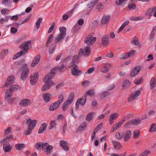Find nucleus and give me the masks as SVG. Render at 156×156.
Here are the masks:
<instances>
[{
	"label": "nucleus",
	"mask_w": 156,
	"mask_h": 156,
	"mask_svg": "<svg viewBox=\"0 0 156 156\" xmlns=\"http://www.w3.org/2000/svg\"><path fill=\"white\" fill-rule=\"evenodd\" d=\"M37 123V120L36 119L32 120L31 119H28L26 122V125L27 126V128L24 131V135H27L31 134L32 130L35 127Z\"/></svg>",
	"instance_id": "obj_3"
},
{
	"label": "nucleus",
	"mask_w": 156,
	"mask_h": 156,
	"mask_svg": "<svg viewBox=\"0 0 156 156\" xmlns=\"http://www.w3.org/2000/svg\"><path fill=\"white\" fill-rule=\"evenodd\" d=\"M128 0H116L115 1V4L117 5H119L125 2Z\"/></svg>",
	"instance_id": "obj_46"
},
{
	"label": "nucleus",
	"mask_w": 156,
	"mask_h": 156,
	"mask_svg": "<svg viewBox=\"0 0 156 156\" xmlns=\"http://www.w3.org/2000/svg\"><path fill=\"white\" fill-rule=\"evenodd\" d=\"M48 143L47 142H45L44 143H43L42 145V149L44 151H45V150L47 147L48 146Z\"/></svg>",
	"instance_id": "obj_58"
},
{
	"label": "nucleus",
	"mask_w": 156,
	"mask_h": 156,
	"mask_svg": "<svg viewBox=\"0 0 156 156\" xmlns=\"http://www.w3.org/2000/svg\"><path fill=\"white\" fill-rule=\"evenodd\" d=\"M19 69L21 70L23 69L20 78L22 80H24L27 78L29 74V70L26 64H23L21 65Z\"/></svg>",
	"instance_id": "obj_5"
},
{
	"label": "nucleus",
	"mask_w": 156,
	"mask_h": 156,
	"mask_svg": "<svg viewBox=\"0 0 156 156\" xmlns=\"http://www.w3.org/2000/svg\"><path fill=\"white\" fill-rule=\"evenodd\" d=\"M71 103L66 101L63 103L62 106V110L63 111H66L68 108V106L71 104Z\"/></svg>",
	"instance_id": "obj_31"
},
{
	"label": "nucleus",
	"mask_w": 156,
	"mask_h": 156,
	"mask_svg": "<svg viewBox=\"0 0 156 156\" xmlns=\"http://www.w3.org/2000/svg\"><path fill=\"white\" fill-rule=\"evenodd\" d=\"M129 58L128 53H125L120 56V58L121 59H125Z\"/></svg>",
	"instance_id": "obj_45"
},
{
	"label": "nucleus",
	"mask_w": 156,
	"mask_h": 156,
	"mask_svg": "<svg viewBox=\"0 0 156 156\" xmlns=\"http://www.w3.org/2000/svg\"><path fill=\"white\" fill-rule=\"evenodd\" d=\"M96 9L98 10V12L101 11L103 9V7L101 3H99L97 5Z\"/></svg>",
	"instance_id": "obj_55"
},
{
	"label": "nucleus",
	"mask_w": 156,
	"mask_h": 156,
	"mask_svg": "<svg viewBox=\"0 0 156 156\" xmlns=\"http://www.w3.org/2000/svg\"><path fill=\"white\" fill-rule=\"evenodd\" d=\"M110 18V16L104 15L102 18L101 23L103 24H107Z\"/></svg>",
	"instance_id": "obj_22"
},
{
	"label": "nucleus",
	"mask_w": 156,
	"mask_h": 156,
	"mask_svg": "<svg viewBox=\"0 0 156 156\" xmlns=\"http://www.w3.org/2000/svg\"><path fill=\"white\" fill-rule=\"evenodd\" d=\"M63 101V96L61 94L58 97V100L56 101V103H58V104H61Z\"/></svg>",
	"instance_id": "obj_48"
},
{
	"label": "nucleus",
	"mask_w": 156,
	"mask_h": 156,
	"mask_svg": "<svg viewBox=\"0 0 156 156\" xmlns=\"http://www.w3.org/2000/svg\"><path fill=\"white\" fill-rule=\"evenodd\" d=\"M95 114L94 112H89L86 117V120L88 122L91 121L93 119V115Z\"/></svg>",
	"instance_id": "obj_28"
},
{
	"label": "nucleus",
	"mask_w": 156,
	"mask_h": 156,
	"mask_svg": "<svg viewBox=\"0 0 156 156\" xmlns=\"http://www.w3.org/2000/svg\"><path fill=\"white\" fill-rule=\"evenodd\" d=\"M59 105L58 103H56V102L53 103L49 107V110L53 111L57 109L59 107Z\"/></svg>",
	"instance_id": "obj_24"
},
{
	"label": "nucleus",
	"mask_w": 156,
	"mask_h": 156,
	"mask_svg": "<svg viewBox=\"0 0 156 156\" xmlns=\"http://www.w3.org/2000/svg\"><path fill=\"white\" fill-rule=\"evenodd\" d=\"M140 90H137L134 92L133 94H131L128 98V101L129 102H132L137 98L140 94Z\"/></svg>",
	"instance_id": "obj_6"
},
{
	"label": "nucleus",
	"mask_w": 156,
	"mask_h": 156,
	"mask_svg": "<svg viewBox=\"0 0 156 156\" xmlns=\"http://www.w3.org/2000/svg\"><path fill=\"white\" fill-rule=\"evenodd\" d=\"M149 131L150 132H156V124H152L151 125Z\"/></svg>",
	"instance_id": "obj_37"
},
{
	"label": "nucleus",
	"mask_w": 156,
	"mask_h": 156,
	"mask_svg": "<svg viewBox=\"0 0 156 156\" xmlns=\"http://www.w3.org/2000/svg\"><path fill=\"white\" fill-rule=\"evenodd\" d=\"M41 58V55H37L34 59L31 64V66L34 67L37 65L39 62Z\"/></svg>",
	"instance_id": "obj_17"
},
{
	"label": "nucleus",
	"mask_w": 156,
	"mask_h": 156,
	"mask_svg": "<svg viewBox=\"0 0 156 156\" xmlns=\"http://www.w3.org/2000/svg\"><path fill=\"white\" fill-rule=\"evenodd\" d=\"M109 70L108 68L106 66H104L101 68V71L103 73H107Z\"/></svg>",
	"instance_id": "obj_61"
},
{
	"label": "nucleus",
	"mask_w": 156,
	"mask_h": 156,
	"mask_svg": "<svg viewBox=\"0 0 156 156\" xmlns=\"http://www.w3.org/2000/svg\"><path fill=\"white\" fill-rule=\"evenodd\" d=\"M95 94V92L93 89L89 90L85 94L86 95H88L90 96H93Z\"/></svg>",
	"instance_id": "obj_42"
},
{
	"label": "nucleus",
	"mask_w": 156,
	"mask_h": 156,
	"mask_svg": "<svg viewBox=\"0 0 156 156\" xmlns=\"http://www.w3.org/2000/svg\"><path fill=\"white\" fill-rule=\"evenodd\" d=\"M51 94L48 93H44L42 95V98L45 102H48L50 99Z\"/></svg>",
	"instance_id": "obj_23"
},
{
	"label": "nucleus",
	"mask_w": 156,
	"mask_h": 156,
	"mask_svg": "<svg viewBox=\"0 0 156 156\" xmlns=\"http://www.w3.org/2000/svg\"><path fill=\"white\" fill-rule=\"evenodd\" d=\"M133 137L134 138H137L139 136L140 131L139 130H135L133 132Z\"/></svg>",
	"instance_id": "obj_52"
},
{
	"label": "nucleus",
	"mask_w": 156,
	"mask_h": 156,
	"mask_svg": "<svg viewBox=\"0 0 156 156\" xmlns=\"http://www.w3.org/2000/svg\"><path fill=\"white\" fill-rule=\"evenodd\" d=\"M12 96V92L9 89H7L6 91L5 94V99L6 101H8Z\"/></svg>",
	"instance_id": "obj_21"
},
{
	"label": "nucleus",
	"mask_w": 156,
	"mask_h": 156,
	"mask_svg": "<svg viewBox=\"0 0 156 156\" xmlns=\"http://www.w3.org/2000/svg\"><path fill=\"white\" fill-rule=\"evenodd\" d=\"M86 98H85L84 99L82 98H80L79 99V103H80L81 105H84L86 102Z\"/></svg>",
	"instance_id": "obj_54"
},
{
	"label": "nucleus",
	"mask_w": 156,
	"mask_h": 156,
	"mask_svg": "<svg viewBox=\"0 0 156 156\" xmlns=\"http://www.w3.org/2000/svg\"><path fill=\"white\" fill-rule=\"evenodd\" d=\"M115 137L118 140H121L123 137V134L122 132L121 134L119 132H116L115 134Z\"/></svg>",
	"instance_id": "obj_44"
},
{
	"label": "nucleus",
	"mask_w": 156,
	"mask_h": 156,
	"mask_svg": "<svg viewBox=\"0 0 156 156\" xmlns=\"http://www.w3.org/2000/svg\"><path fill=\"white\" fill-rule=\"evenodd\" d=\"M20 87L18 85L14 84L12 85L9 89V90L12 92L13 91L17 90Z\"/></svg>",
	"instance_id": "obj_35"
},
{
	"label": "nucleus",
	"mask_w": 156,
	"mask_h": 156,
	"mask_svg": "<svg viewBox=\"0 0 156 156\" xmlns=\"http://www.w3.org/2000/svg\"><path fill=\"white\" fill-rule=\"evenodd\" d=\"M143 81V80L141 77L137 78L134 81V83L136 84L139 85Z\"/></svg>",
	"instance_id": "obj_50"
},
{
	"label": "nucleus",
	"mask_w": 156,
	"mask_h": 156,
	"mask_svg": "<svg viewBox=\"0 0 156 156\" xmlns=\"http://www.w3.org/2000/svg\"><path fill=\"white\" fill-rule=\"evenodd\" d=\"M47 125L46 123H43L39 128L38 130V133H43L44 132L45 130L46 129Z\"/></svg>",
	"instance_id": "obj_25"
},
{
	"label": "nucleus",
	"mask_w": 156,
	"mask_h": 156,
	"mask_svg": "<svg viewBox=\"0 0 156 156\" xmlns=\"http://www.w3.org/2000/svg\"><path fill=\"white\" fill-rule=\"evenodd\" d=\"M42 18H40L37 21L36 23V26L37 29H38L40 27V24L42 21Z\"/></svg>",
	"instance_id": "obj_56"
},
{
	"label": "nucleus",
	"mask_w": 156,
	"mask_h": 156,
	"mask_svg": "<svg viewBox=\"0 0 156 156\" xmlns=\"http://www.w3.org/2000/svg\"><path fill=\"white\" fill-rule=\"evenodd\" d=\"M42 142H39L35 144V147L37 150H39L41 147Z\"/></svg>",
	"instance_id": "obj_60"
},
{
	"label": "nucleus",
	"mask_w": 156,
	"mask_h": 156,
	"mask_svg": "<svg viewBox=\"0 0 156 156\" xmlns=\"http://www.w3.org/2000/svg\"><path fill=\"white\" fill-rule=\"evenodd\" d=\"M59 30L60 33L54 38V41L55 43L61 41L62 40L64 39L66 35V29L65 27H60Z\"/></svg>",
	"instance_id": "obj_4"
},
{
	"label": "nucleus",
	"mask_w": 156,
	"mask_h": 156,
	"mask_svg": "<svg viewBox=\"0 0 156 156\" xmlns=\"http://www.w3.org/2000/svg\"><path fill=\"white\" fill-rule=\"evenodd\" d=\"M25 147V144H17L15 145L16 149L18 151L22 150Z\"/></svg>",
	"instance_id": "obj_29"
},
{
	"label": "nucleus",
	"mask_w": 156,
	"mask_h": 156,
	"mask_svg": "<svg viewBox=\"0 0 156 156\" xmlns=\"http://www.w3.org/2000/svg\"><path fill=\"white\" fill-rule=\"evenodd\" d=\"M80 30V27L78 25H76L73 28L72 31L73 32L76 33Z\"/></svg>",
	"instance_id": "obj_57"
},
{
	"label": "nucleus",
	"mask_w": 156,
	"mask_h": 156,
	"mask_svg": "<svg viewBox=\"0 0 156 156\" xmlns=\"http://www.w3.org/2000/svg\"><path fill=\"white\" fill-rule=\"evenodd\" d=\"M30 83L32 85H35L37 82L38 79V73L36 72L31 75L30 77Z\"/></svg>",
	"instance_id": "obj_7"
},
{
	"label": "nucleus",
	"mask_w": 156,
	"mask_h": 156,
	"mask_svg": "<svg viewBox=\"0 0 156 156\" xmlns=\"http://www.w3.org/2000/svg\"><path fill=\"white\" fill-rule=\"evenodd\" d=\"M87 125V122H84L82 123L78 127V130L79 131H84L86 129Z\"/></svg>",
	"instance_id": "obj_27"
},
{
	"label": "nucleus",
	"mask_w": 156,
	"mask_h": 156,
	"mask_svg": "<svg viewBox=\"0 0 156 156\" xmlns=\"http://www.w3.org/2000/svg\"><path fill=\"white\" fill-rule=\"evenodd\" d=\"M110 95V94L108 91H106L103 92L101 94V97L102 98H105Z\"/></svg>",
	"instance_id": "obj_53"
},
{
	"label": "nucleus",
	"mask_w": 156,
	"mask_h": 156,
	"mask_svg": "<svg viewBox=\"0 0 156 156\" xmlns=\"http://www.w3.org/2000/svg\"><path fill=\"white\" fill-rule=\"evenodd\" d=\"M124 140L125 141H127L129 140L132 135L131 131L129 130H127L124 131L122 132Z\"/></svg>",
	"instance_id": "obj_10"
},
{
	"label": "nucleus",
	"mask_w": 156,
	"mask_h": 156,
	"mask_svg": "<svg viewBox=\"0 0 156 156\" xmlns=\"http://www.w3.org/2000/svg\"><path fill=\"white\" fill-rule=\"evenodd\" d=\"M130 81L128 80H126L124 81L122 87L124 89H125L128 88L130 86Z\"/></svg>",
	"instance_id": "obj_36"
},
{
	"label": "nucleus",
	"mask_w": 156,
	"mask_h": 156,
	"mask_svg": "<svg viewBox=\"0 0 156 156\" xmlns=\"http://www.w3.org/2000/svg\"><path fill=\"white\" fill-rule=\"evenodd\" d=\"M73 67L71 68V74L75 76H78L82 73L81 71L78 69V66L76 65H73Z\"/></svg>",
	"instance_id": "obj_8"
},
{
	"label": "nucleus",
	"mask_w": 156,
	"mask_h": 156,
	"mask_svg": "<svg viewBox=\"0 0 156 156\" xmlns=\"http://www.w3.org/2000/svg\"><path fill=\"white\" fill-rule=\"evenodd\" d=\"M54 36L53 34H51L48 37L47 41L46 44V46L49 47V44L51 43L52 40Z\"/></svg>",
	"instance_id": "obj_33"
},
{
	"label": "nucleus",
	"mask_w": 156,
	"mask_h": 156,
	"mask_svg": "<svg viewBox=\"0 0 156 156\" xmlns=\"http://www.w3.org/2000/svg\"><path fill=\"white\" fill-rule=\"evenodd\" d=\"M145 15L146 16H148V19H150L151 17L152 16V13H151V9L150 8H149L146 12H145Z\"/></svg>",
	"instance_id": "obj_51"
},
{
	"label": "nucleus",
	"mask_w": 156,
	"mask_h": 156,
	"mask_svg": "<svg viewBox=\"0 0 156 156\" xmlns=\"http://www.w3.org/2000/svg\"><path fill=\"white\" fill-rule=\"evenodd\" d=\"M53 151V147L51 145L48 146L45 150V151L46 152L47 154H50Z\"/></svg>",
	"instance_id": "obj_30"
},
{
	"label": "nucleus",
	"mask_w": 156,
	"mask_h": 156,
	"mask_svg": "<svg viewBox=\"0 0 156 156\" xmlns=\"http://www.w3.org/2000/svg\"><path fill=\"white\" fill-rule=\"evenodd\" d=\"M119 114L117 113H114L111 114L109 117V121L110 125L114 122V120H116L118 117Z\"/></svg>",
	"instance_id": "obj_18"
},
{
	"label": "nucleus",
	"mask_w": 156,
	"mask_h": 156,
	"mask_svg": "<svg viewBox=\"0 0 156 156\" xmlns=\"http://www.w3.org/2000/svg\"><path fill=\"white\" fill-rule=\"evenodd\" d=\"M30 100L28 99H24L22 100L20 103V105L22 107H26L31 104Z\"/></svg>",
	"instance_id": "obj_14"
},
{
	"label": "nucleus",
	"mask_w": 156,
	"mask_h": 156,
	"mask_svg": "<svg viewBox=\"0 0 156 156\" xmlns=\"http://www.w3.org/2000/svg\"><path fill=\"white\" fill-rule=\"evenodd\" d=\"M131 42L132 44L135 45H138L139 43L137 40V39L136 37H134L133 40L131 41Z\"/></svg>",
	"instance_id": "obj_43"
},
{
	"label": "nucleus",
	"mask_w": 156,
	"mask_h": 156,
	"mask_svg": "<svg viewBox=\"0 0 156 156\" xmlns=\"http://www.w3.org/2000/svg\"><path fill=\"white\" fill-rule=\"evenodd\" d=\"M112 143L114 146V148L115 149H119L122 147L120 143L115 140L112 141Z\"/></svg>",
	"instance_id": "obj_26"
},
{
	"label": "nucleus",
	"mask_w": 156,
	"mask_h": 156,
	"mask_svg": "<svg viewBox=\"0 0 156 156\" xmlns=\"http://www.w3.org/2000/svg\"><path fill=\"white\" fill-rule=\"evenodd\" d=\"M79 53H81L86 56L89 55L90 54V47L89 46H86L84 49H80L79 50Z\"/></svg>",
	"instance_id": "obj_11"
},
{
	"label": "nucleus",
	"mask_w": 156,
	"mask_h": 156,
	"mask_svg": "<svg viewBox=\"0 0 156 156\" xmlns=\"http://www.w3.org/2000/svg\"><path fill=\"white\" fill-rule=\"evenodd\" d=\"M133 125L132 120H130L126 122L123 126L125 128H127L130 126Z\"/></svg>",
	"instance_id": "obj_47"
},
{
	"label": "nucleus",
	"mask_w": 156,
	"mask_h": 156,
	"mask_svg": "<svg viewBox=\"0 0 156 156\" xmlns=\"http://www.w3.org/2000/svg\"><path fill=\"white\" fill-rule=\"evenodd\" d=\"M127 116H128L125 117L123 119L114 126L113 127L114 130H116L118 129L121 126L125 120H126Z\"/></svg>",
	"instance_id": "obj_19"
},
{
	"label": "nucleus",
	"mask_w": 156,
	"mask_h": 156,
	"mask_svg": "<svg viewBox=\"0 0 156 156\" xmlns=\"http://www.w3.org/2000/svg\"><path fill=\"white\" fill-rule=\"evenodd\" d=\"M131 120L132 122L133 125L136 126L137 125L141 122V120L140 118L133 119Z\"/></svg>",
	"instance_id": "obj_39"
},
{
	"label": "nucleus",
	"mask_w": 156,
	"mask_h": 156,
	"mask_svg": "<svg viewBox=\"0 0 156 156\" xmlns=\"http://www.w3.org/2000/svg\"><path fill=\"white\" fill-rule=\"evenodd\" d=\"M74 93L73 92H71L69 97H68V99L66 101L69 102V103H72L73 101V98L74 97Z\"/></svg>",
	"instance_id": "obj_38"
},
{
	"label": "nucleus",
	"mask_w": 156,
	"mask_h": 156,
	"mask_svg": "<svg viewBox=\"0 0 156 156\" xmlns=\"http://www.w3.org/2000/svg\"><path fill=\"white\" fill-rule=\"evenodd\" d=\"M102 44L104 47L107 46L109 43L108 36L107 35H105L101 38Z\"/></svg>",
	"instance_id": "obj_13"
},
{
	"label": "nucleus",
	"mask_w": 156,
	"mask_h": 156,
	"mask_svg": "<svg viewBox=\"0 0 156 156\" xmlns=\"http://www.w3.org/2000/svg\"><path fill=\"white\" fill-rule=\"evenodd\" d=\"M11 128L10 127H9L7 129L5 130L4 133V135H7L9 134L11 132Z\"/></svg>",
	"instance_id": "obj_59"
},
{
	"label": "nucleus",
	"mask_w": 156,
	"mask_h": 156,
	"mask_svg": "<svg viewBox=\"0 0 156 156\" xmlns=\"http://www.w3.org/2000/svg\"><path fill=\"white\" fill-rule=\"evenodd\" d=\"M15 79L14 75H11L9 76L6 80V82L4 86V87H8L14 83V81Z\"/></svg>",
	"instance_id": "obj_12"
},
{
	"label": "nucleus",
	"mask_w": 156,
	"mask_h": 156,
	"mask_svg": "<svg viewBox=\"0 0 156 156\" xmlns=\"http://www.w3.org/2000/svg\"><path fill=\"white\" fill-rule=\"evenodd\" d=\"M12 139V136L11 135H10L7 136L3 140L6 141H11Z\"/></svg>",
	"instance_id": "obj_63"
},
{
	"label": "nucleus",
	"mask_w": 156,
	"mask_h": 156,
	"mask_svg": "<svg viewBox=\"0 0 156 156\" xmlns=\"http://www.w3.org/2000/svg\"><path fill=\"white\" fill-rule=\"evenodd\" d=\"M156 81L154 77L151 78L150 82V88L151 89H153L156 87Z\"/></svg>",
	"instance_id": "obj_32"
},
{
	"label": "nucleus",
	"mask_w": 156,
	"mask_h": 156,
	"mask_svg": "<svg viewBox=\"0 0 156 156\" xmlns=\"http://www.w3.org/2000/svg\"><path fill=\"white\" fill-rule=\"evenodd\" d=\"M79 62V56L75 55H74L73 58L72 62L71 64H73V65H75V63H78Z\"/></svg>",
	"instance_id": "obj_34"
},
{
	"label": "nucleus",
	"mask_w": 156,
	"mask_h": 156,
	"mask_svg": "<svg viewBox=\"0 0 156 156\" xmlns=\"http://www.w3.org/2000/svg\"><path fill=\"white\" fill-rule=\"evenodd\" d=\"M96 40L95 37H93L91 35H89L86 37L84 40L85 42L88 45H92Z\"/></svg>",
	"instance_id": "obj_9"
},
{
	"label": "nucleus",
	"mask_w": 156,
	"mask_h": 156,
	"mask_svg": "<svg viewBox=\"0 0 156 156\" xmlns=\"http://www.w3.org/2000/svg\"><path fill=\"white\" fill-rule=\"evenodd\" d=\"M94 68L92 67L89 68L87 71L86 72V74H90L92 73L94 70Z\"/></svg>",
	"instance_id": "obj_64"
},
{
	"label": "nucleus",
	"mask_w": 156,
	"mask_h": 156,
	"mask_svg": "<svg viewBox=\"0 0 156 156\" xmlns=\"http://www.w3.org/2000/svg\"><path fill=\"white\" fill-rule=\"evenodd\" d=\"M56 125V123L55 121H51L50 123V127L49 128V129H51L54 128L55 127Z\"/></svg>",
	"instance_id": "obj_40"
},
{
	"label": "nucleus",
	"mask_w": 156,
	"mask_h": 156,
	"mask_svg": "<svg viewBox=\"0 0 156 156\" xmlns=\"http://www.w3.org/2000/svg\"><path fill=\"white\" fill-rule=\"evenodd\" d=\"M12 147L8 142H5L3 144V149L5 152H9L12 149Z\"/></svg>",
	"instance_id": "obj_16"
},
{
	"label": "nucleus",
	"mask_w": 156,
	"mask_h": 156,
	"mask_svg": "<svg viewBox=\"0 0 156 156\" xmlns=\"http://www.w3.org/2000/svg\"><path fill=\"white\" fill-rule=\"evenodd\" d=\"M31 43V41H28L23 42L19 47V48L21 49V51L15 55L13 58V59H17L25 53L27 52V51L29 49L28 45L30 44Z\"/></svg>",
	"instance_id": "obj_2"
},
{
	"label": "nucleus",
	"mask_w": 156,
	"mask_h": 156,
	"mask_svg": "<svg viewBox=\"0 0 156 156\" xmlns=\"http://www.w3.org/2000/svg\"><path fill=\"white\" fill-rule=\"evenodd\" d=\"M56 45V44L53 43L51 44L52 47H50L49 49V53L50 54H51L54 52L55 50V48Z\"/></svg>",
	"instance_id": "obj_41"
},
{
	"label": "nucleus",
	"mask_w": 156,
	"mask_h": 156,
	"mask_svg": "<svg viewBox=\"0 0 156 156\" xmlns=\"http://www.w3.org/2000/svg\"><path fill=\"white\" fill-rule=\"evenodd\" d=\"M64 67V65L62 64L60 66H57L52 69L50 73L48 74L44 78L43 81L45 84L42 87V91H45L49 89L54 84L53 82L51 80L54 77L55 74V72L56 70H61Z\"/></svg>",
	"instance_id": "obj_1"
},
{
	"label": "nucleus",
	"mask_w": 156,
	"mask_h": 156,
	"mask_svg": "<svg viewBox=\"0 0 156 156\" xmlns=\"http://www.w3.org/2000/svg\"><path fill=\"white\" fill-rule=\"evenodd\" d=\"M140 67L138 66L135 67L131 71L130 73V76L131 77H134L136 75L140 72Z\"/></svg>",
	"instance_id": "obj_20"
},
{
	"label": "nucleus",
	"mask_w": 156,
	"mask_h": 156,
	"mask_svg": "<svg viewBox=\"0 0 156 156\" xmlns=\"http://www.w3.org/2000/svg\"><path fill=\"white\" fill-rule=\"evenodd\" d=\"M143 18L142 17H132L131 18V19L133 21H138L142 20Z\"/></svg>",
	"instance_id": "obj_62"
},
{
	"label": "nucleus",
	"mask_w": 156,
	"mask_h": 156,
	"mask_svg": "<svg viewBox=\"0 0 156 156\" xmlns=\"http://www.w3.org/2000/svg\"><path fill=\"white\" fill-rule=\"evenodd\" d=\"M68 144L67 142L64 140H61L60 141V146L66 151H67L69 150Z\"/></svg>",
	"instance_id": "obj_15"
},
{
	"label": "nucleus",
	"mask_w": 156,
	"mask_h": 156,
	"mask_svg": "<svg viewBox=\"0 0 156 156\" xmlns=\"http://www.w3.org/2000/svg\"><path fill=\"white\" fill-rule=\"evenodd\" d=\"M151 153V152L148 150H145L143 151L139 156H147Z\"/></svg>",
	"instance_id": "obj_49"
}]
</instances>
